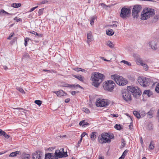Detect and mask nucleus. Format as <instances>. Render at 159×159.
Listing matches in <instances>:
<instances>
[{"label": "nucleus", "mask_w": 159, "mask_h": 159, "mask_svg": "<svg viewBox=\"0 0 159 159\" xmlns=\"http://www.w3.org/2000/svg\"><path fill=\"white\" fill-rule=\"evenodd\" d=\"M105 78L104 75L98 72H93L91 77L92 85L96 87H98Z\"/></svg>", "instance_id": "1"}, {"label": "nucleus", "mask_w": 159, "mask_h": 159, "mask_svg": "<svg viewBox=\"0 0 159 159\" xmlns=\"http://www.w3.org/2000/svg\"><path fill=\"white\" fill-rule=\"evenodd\" d=\"M155 10L151 8H145L141 13V19L143 20H147L155 15Z\"/></svg>", "instance_id": "2"}, {"label": "nucleus", "mask_w": 159, "mask_h": 159, "mask_svg": "<svg viewBox=\"0 0 159 159\" xmlns=\"http://www.w3.org/2000/svg\"><path fill=\"white\" fill-rule=\"evenodd\" d=\"M111 78L119 85L124 86L127 83V81L125 79L116 74L112 75Z\"/></svg>", "instance_id": "3"}, {"label": "nucleus", "mask_w": 159, "mask_h": 159, "mask_svg": "<svg viewBox=\"0 0 159 159\" xmlns=\"http://www.w3.org/2000/svg\"><path fill=\"white\" fill-rule=\"evenodd\" d=\"M127 89L131 93L134 97L137 98L139 97L142 93L141 90L137 86H129L127 87Z\"/></svg>", "instance_id": "4"}, {"label": "nucleus", "mask_w": 159, "mask_h": 159, "mask_svg": "<svg viewBox=\"0 0 159 159\" xmlns=\"http://www.w3.org/2000/svg\"><path fill=\"white\" fill-rule=\"evenodd\" d=\"M109 134L107 133H102L98 137V142L101 143H110L111 142L109 138Z\"/></svg>", "instance_id": "5"}, {"label": "nucleus", "mask_w": 159, "mask_h": 159, "mask_svg": "<svg viewBox=\"0 0 159 159\" xmlns=\"http://www.w3.org/2000/svg\"><path fill=\"white\" fill-rule=\"evenodd\" d=\"M115 86V83L112 80H109L103 83V87L105 90L111 92Z\"/></svg>", "instance_id": "6"}, {"label": "nucleus", "mask_w": 159, "mask_h": 159, "mask_svg": "<svg viewBox=\"0 0 159 159\" xmlns=\"http://www.w3.org/2000/svg\"><path fill=\"white\" fill-rule=\"evenodd\" d=\"M142 7L140 5H135L132 10V15L134 18L137 19L139 16V14L142 10Z\"/></svg>", "instance_id": "7"}, {"label": "nucleus", "mask_w": 159, "mask_h": 159, "mask_svg": "<svg viewBox=\"0 0 159 159\" xmlns=\"http://www.w3.org/2000/svg\"><path fill=\"white\" fill-rule=\"evenodd\" d=\"M138 81L141 86L146 87L149 85L150 80L149 79L140 76L138 78Z\"/></svg>", "instance_id": "8"}, {"label": "nucleus", "mask_w": 159, "mask_h": 159, "mask_svg": "<svg viewBox=\"0 0 159 159\" xmlns=\"http://www.w3.org/2000/svg\"><path fill=\"white\" fill-rule=\"evenodd\" d=\"M131 13V10L129 8L123 7L121 9L120 16L124 19L129 17Z\"/></svg>", "instance_id": "9"}, {"label": "nucleus", "mask_w": 159, "mask_h": 159, "mask_svg": "<svg viewBox=\"0 0 159 159\" xmlns=\"http://www.w3.org/2000/svg\"><path fill=\"white\" fill-rule=\"evenodd\" d=\"M55 157H57L61 158L66 157L67 156V152L64 151V148H61L60 150H56L55 152Z\"/></svg>", "instance_id": "10"}, {"label": "nucleus", "mask_w": 159, "mask_h": 159, "mask_svg": "<svg viewBox=\"0 0 159 159\" xmlns=\"http://www.w3.org/2000/svg\"><path fill=\"white\" fill-rule=\"evenodd\" d=\"M122 94L123 99L126 101H129L131 100V93L128 89L123 90Z\"/></svg>", "instance_id": "11"}, {"label": "nucleus", "mask_w": 159, "mask_h": 159, "mask_svg": "<svg viewBox=\"0 0 159 159\" xmlns=\"http://www.w3.org/2000/svg\"><path fill=\"white\" fill-rule=\"evenodd\" d=\"M108 105L107 101L106 99L98 98L96 102V105L98 107H103Z\"/></svg>", "instance_id": "12"}, {"label": "nucleus", "mask_w": 159, "mask_h": 159, "mask_svg": "<svg viewBox=\"0 0 159 159\" xmlns=\"http://www.w3.org/2000/svg\"><path fill=\"white\" fill-rule=\"evenodd\" d=\"M33 159H42L41 157H43L42 152L38 151L32 155Z\"/></svg>", "instance_id": "13"}, {"label": "nucleus", "mask_w": 159, "mask_h": 159, "mask_svg": "<svg viewBox=\"0 0 159 159\" xmlns=\"http://www.w3.org/2000/svg\"><path fill=\"white\" fill-rule=\"evenodd\" d=\"M133 56L136 58V62L138 65H141L144 63L142 59L140 58L139 55L134 54Z\"/></svg>", "instance_id": "14"}, {"label": "nucleus", "mask_w": 159, "mask_h": 159, "mask_svg": "<svg viewBox=\"0 0 159 159\" xmlns=\"http://www.w3.org/2000/svg\"><path fill=\"white\" fill-rule=\"evenodd\" d=\"M157 41L155 40H153L149 43V45L152 49L153 50H155L157 48Z\"/></svg>", "instance_id": "15"}, {"label": "nucleus", "mask_w": 159, "mask_h": 159, "mask_svg": "<svg viewBox=\"0 0 159 159\" xmlns=\"http://www.w3.org/2000/svg\"><path fill=\"white\" fill-rule=\"evenodd\" d=\"M45 159H56L53 154L48 153L45 155Z\"/></svg>", "instance_id": "16"}, {"label": "nucleus", "mask_w": 159, "mask_h": 159, "mask_svg": "<svg viewBox=\"0 0 159 159\" xmlns=\"http://www.w3.org/2000/svg\"><path fill=\"white\" fill-rule=\"evenodd\" d=\"M54 93L56 94L58 97L64 96L66 95V93L62 90H60L59 91H55Z\"/></svg>", "instance_id": "17"}, {"label": "nucleus", "mask_w": 159, "mask_h": 159, "mask_svg": "<svg viewBox=\"0 0 159 159\" xmlns=\"http://www.w3.org/2000/svg\"><path fill=\"white\" fill-rule=\"evenodd\" d=\"M87 37L88 39L87 43L89 45V42H91L93 38L91 32L90 31L88 32L87 33Z\"/></svg>", "instance_id": "18"}, {"label": "nucleus", "mask_w": 159, "mask_h": 159, "mask_svg": "<svg viewBox=\"0 0 159 159\" xmlns=\"http://www.w3.org/2000/svg\"><path fill=\"white\" fill-rule=\"evenodd\" d=\"M73 76L78 79L81 82H83L84 79V77L81 75H73Z\"/></svg>", "instance_id": "19"}, {"label": "nucleus", "mask_w": 159, "mask_h": 159, "mask_svg": "<svg viewBox=\"0 0 159 159\" xmlns=\"http://www.w3.org/2000/svg\"><path fill=\"white\" fill-rule=\"evenodd\" d=\"M107 34L109 36H112L114 33L113 30L111 29H108L106 31Z\"/></svg>", "instance_id": "20"}, {"label": "nucleus", "mask_w": 159, "mask_h": 159, "mask_svg": "<svg viewBox=\"0 0 159 159\" xmlns=\"http://www.w3.org/2000/svg\"><path fill=\"white\" fill-rule=\"evenodd\" d=\"M65 86L66 87H69L70 88H72L74 87L75 88V87H79L81 88H82L79 84H72V85H69V84H65Z\"/></svg>", "instance_id": "21"}, {"label": "nucleus", "mask_w": 159, "mask_h": 159, "mask_svg": "<svg viewBox=\"0 0 159 159\" xmlns=\"http://www.w3.org/2000/svg\"><path fill=\"white\" fill-rule=\"evenodd\" d=\"M20 152L19 151L13 152L11 153L9 155V157H14L16 156L17 154H20Z\"/></svg>", "instance_id": "22"}, {"label": "nucleus", "mask_w": 159, "mask_h": 159, "mask_svg": "<svg viewBox=\"0 0 159 159\" xmlns=\"http://www.w3.org/2000/svg\"><path fill=\"white\" fill-rule=\"evenodd\" d=\"M97 133L96 132H93L90 135V138L92 140H94L96 136Z\"/></svg>", "instance_id": "23"}, {"label": "nucleus", "mask_w": 159, "mask_h": 159, "mask_svg": "<svg viewBox=\"0 0 159 159\" xmlns=\"http://www.w3.org/2000/svg\"><path fill=\"white\" fill-rule=\"evenodd\" d=\"M21 6V4L20 3H13L11 6L15 8H17L20 7Z\"/></svg>", "instance_id": "24"}, {"label": "nucleus", "mask_w": 159, "mask_h": 159, "mask_svg": "<svg viewBox=\"0 0 159 159\" xmlns=\"http://www.w3.org/2000/svg\"><path fill=\"white\" fill-rule=\"evenodd\" d=\"M80 125H82L83 127H85L86 125H89V124L87 122H85L84 120H82L79 123Z\"/></svg>", "instance_id": "25"}, {"label": "nucleus", "mask_w": 159, "mask_h": 159, "mask_svg": "<svg viewBox=\"0 0 159 159\" xmlns=\"http://www.w3.org/2000/svg\"><path fill=\"white\" fill-rule=\"evenodd\" d=\"M7 14L8 15H12V14H10L5 11L4 10L2 9L0 10V16H1L4 14Z\"/></svg>", "instance_id": "26"}, {"label": "nucleus", "mask_w": 159, "mask_h": 159, "mask_svg": "<svg viewBox=\"0 0 159 159\" xmlns=\"http://www.w3.org/2000/svg\"><path fill=\"white\" fill-rule=\"evenodd\" d=\"M146 95L149 97L152 95V93L150 92V90H145L143 93V95Z\"/></svg>", "instance_id": "27"}, {"label": "nucleus", "mask_w": 159, "mask_h": 159, "mask_svg": "<svg viewBox=\"0 0 159 159\" xmlns=\"http://www.w3.org/2000/svg\"><path fill=\"white\" fill-rule=\"evenodd\" d=\"M22 156L24 159H29L30 157V155L29 154H27L24 152L22 154Z\"/></svg>", "instance_id": "28"}, {"label": "nucleus", "mask_w": 159, "mask_h": 159, "mask_svg": "<svg viewBox=\"0 0 159 159\" xmlns=\"http://www.w3.org/2000/svg\"><path fill=\"white\" fill-rule=\"evenodd\" d=\"M133 114L138 119L140 118V114H139V112L137 111H134L133 112Z\"/></svg>", "instance_id": "29"}, {"label": "nucleus", "mask_w": 159, "mask_h": 159, "mask_svg": "<svg viewBox=\"0 0 159 159\" xmlns=\"http://www.w3.org/2000/svg\"><path fill=\"white\" fill-rule=\"evenodd\" d=\"M153 113L154 112L153 111L151 110L147 113V116H149V118H151L153 117Z\"/></svg>", "instance_id": "30"}, {"label": "nucleus", "mask_w": 159, "mask_h": 159, "mask_svg": "<svg viewBox=\"0 0 159 159\" xmlns=\"http://www.w3.org/2000/svg\"><path fill=\"white\" fill-rule=\"evenodd\" d=\"M107 45L111 48H113L114 47V45L111 41H108L107 42Z\"/></svg>", "instance_id": "31"}, {"label": "nucleus", "mask_w": 159, "mask_h": 159, "mask_svg": "<svg viewBox=\"0 0 159 159\" xmlns=\"http://www.w3.org/2000/svg\"><path fill=\"white\" fill-rule=\"evenodd\" d=\"M114 128L115 129L118 130H120L122 129V127L121 125L118 124H116L114 126Z\"/></svg>", "instance_id": "32"}, {"label": "nucleus", "mask_w": 159, "mask_h": 159, "mask_svg": "<svg viewBox=\"0 0 159 159\" xmlns=\"http://www.w3.org/2000/svg\"><path fill=\"white\" fill-rule=\"evenodd\" d=\"M144 69V70H148V65L144 62L142 65Z\"/></svg>", "instance_id": "33"}, {"label": "nucleus", "mask_w": 159, "mask_h": 159, "mask_svg": "<svg viewBox=\"0 0 159 159\" xmlns=\"http://www.w3.org/2000/svg\"><path fill=\"white\" fill-rule=\"evenodd\" d=\"M139 114H140V117H144L145 115V112L143 111H139Z\"/></svg>", "instance_id": "34"}, {"label": "nucleus", "mask_w": 159, "mask_h": 159, "mask_svg": "<svg viewBox=\"0 0 159 159\" xmlns=\"http://www.w3.org/2000/svg\"><path fill=\"white\" fill-rule=\"evenodd\" d=\"M121 62L123 63L128 66H130L131 65V64L130 62L125 60H122L121 61Z\"/></svg>", "instance_id": "35"}, {"label": "nucleus", "mask_w": 159, "mask_h": 159, "mask_svg": "<svg viewBox=\"0 0 159 159\" xmlns=\"http://www.w3.org/2000/svg\"><path fill=\"white\" fill-rule=\"evenodd\" d=\"M34 102L36 104H37L39 106H40L41 105L42 102L40 100H36Z\"/></svg>", "instance_id": "36"}, {"label": "nucleus", "mask_w": 159, "mask_h": 159, "mask_svg": "<svg viewBox=\"0 0 159 159\" xmlns=\"http://www.w3.org/2000/svg\"><path fill=\"white\" fill-rule=\"evenodd\" d=\"M95 19V17L93 16L92 18V19L90 21V23L91 25H93L94 23V20Z\"/></svg>", "instance_id": "37"}, {"label": "nucleus", "mask_w": 159, "mask_h": 159, "mask_svg": "<svg viewBox=\"0 0 159 159\" xmlns=\"http://www.w3.org/2000/svg\"><path fill=\"white\" fill-rule=\"evenodd\" d=\"M44 9V8H42L39 10L38 14L39 16L43 14Z\"/></svg>", "instance_id": "38"}, {"label": "nucleus", "mask_w": 159, "mask_h": 159, "mask_svg": "<svg viewBox=\"0 0 159 159\" xmlns=\"http://www.w3.org/2000/svg\"><path fill=\"white\" fill-rule=\"evenodd\" d=\"M158 20H159V14L155 15L154 17V20L155 22L157 21Z\"/></svg>", "instance_id": "39"}, {"label": "nucleus", "mask_w": 159, "mask_h": 159, "mask_svg": "<svg viewBox=\"0 0 159 159\" xmlns=\"http://www.w3.org/2000/svg\"><path fill=\"white\" fill-rule=\"evenodd\" d=\"M6 134V132L3 131L1 129H0V135L2 136V135H5Z\"/></svg>", "instance_id": "40"}, {"label": "nucleus", "mask_w": 159, "mask_h": 159, "mask_svg": "<svg viewBox=\"0 0 159 159\" xmlns=\"http://www.w3.org/2000/svg\"><path fill=\"white\" fill-rule=\"evenodd\" d=\"M29 40V39L28 38H26L25 39L24 44L25 46H26L27 45V42Z\"/></svg>", "instance_id": "41"}, {"label": "nucleus", "mask_w": 159, "mask_h": 159, "mask_svg": "<svg viewBox=\"0 0 159 159\" xmlns=\"http://www.w3.org/2000/svg\"><path fill=\"white\" fill-rule=\"evenodd\" d=\"M16 89L17 90H19L21 93H25V92H24V91L22 88L19 87H17L16 88Z\"/></svg>", "instance_id": "42"}, {"label": "nucleus", "mask_w": 159, "mask_h": 159, "mask_svg": "<svg viewBox=\"0 0 159 159\" xmlns=\"http://www.w3.org/2000/svg\"><path fill=\"white\" fill-rule=\"evenodd\" d=\"M155 90L156 92L159 93V83L157 84V86L156 87Z\"/></svg>", "instance_id": "43"}, {"label": "nucleus", "mask_w": 159, "mask_h": 159, "mask_svg": "<svg viewBox=\"0 0 159 159\" xmlns=\"http://www.w3.org/2000/svg\"><path fill=\"white\" fill-rule=\"evenodd\" d=\"M154 147L153 145L152 144V143H151L149 146V149L151 150H153V149H154Z\"/></svg>", "instance_id": "44"}, {"label": "nucleus", "mask_w": 159, "mask_h": 159, "mask_svg": "<svg viewBox=\"0 0 159 159\" xmlns=\"http://www.w3.org/2000/svg\"><path fill=\"white\" fill-rule=\"evenodd\" d=\"M129 129L130 130H132L133 129V124L132 122L130 123L129 125Z\"/></svg>", "instance_id": "45"}, {"label": "nucleus", "mask_w": 159, "mask_h": 159, "mask_svg": "<svg viewBox=\"0 0 159 159\" xmlns=\"http://www.w3.org/2000/svg\"><path fill=\"white\" fill-rule=\"evenodd\" d=\"M128 152V150H125L124 152H123L122 154V155H123V157H125V156H126L127 153Z\"/></svg>", "instance_id": "46"}, {"label": "nucleus", "mask_w": 159, "mask_h": 159, "mask_svg": "<svg viewBox=\"0 0 159 159\" xmlns=\"http://www.w3.org/2000/svg\"><path fill=\"white\" fill-rule=\"evenodd\" d=\"M48 2V1L46 0H42L40 2L41 4H44L45 3H47Z\"/></svg>", "instance_id": "47"}, {"label": "nucleus", "mask_w": 159, "mask_h": 159, "mask_svg": "<svg viewBox=\"0 0 159 159\" xmlns=\"http://www.w3.org/2000/svg\"><path fill=\"white\" fill-rule=\"evenodd\" d=\"M14 20H16L17 22H19V21H21V19L20 18H18L17 17H15L14 18Z\"/></svg>", "instance_id": "48"}, {"label": "nucleus", "mask_w": 159, "mask_h": 159, "mask_svg": "<svg viewBox=\"0 0 159 159\" xmlns=\"http://www.w3.org/2000/svg\"><path fill=\"white\" fill-rule=\"evenodd\" d=\"M83 111L86 113H88L89 112V110L87 108H84L83 109Z\"/></svg>", "instance_id": "49"}, {"label": "nucleus", "mask_w": 159, "mask_h": 159, "mask_svg": "<svg viewBox=\"0 0 159 159\" xmlns=\"http://www.w3.org/2000/svg\"><path fill=\"white\" fill-rule=\"evenodd\" d=\"M121 143H122V146H124L125 144V143L124 139H121Z\"/></svg>", "instance_id": "50"}, {"label": "nucleus", "mask_w": 159, "mask_h": 159, "mask_svg": "<svg viewBox=\"0 0 159 159\" xmlns=\"http://www.w3.org/2000/svg\"><path fill=\"white\" fill-rule=\"evenodd\" d=\"M38 7V6H36L35 7H33L32 8H31L30 11V12H31L32 11H34L35 9H36V8H37V7Z\"/></svg>", "instance_id": "51"}, {"label": "nucleus", "mask_w": 159, "mask_h": 159, "mask_svg": "<svg viewBox=\"0 0 159 159\" xmlns=\"http://www.w3.org/2000/svg\"><path fill=\"white\" fill-rule=\"evenodd\" d=\"M110 27H111L112 28H114L116 29L117 27V25L116 24H114L112 25H111Z\"/></svg>", "instance_id": "52"}, {"label": "nucleus", "mask_w": 159, "mask_h": 159, "mask_svg": "<svg viewBox=\"0 0 159 159\" xmlns=\"http://www.w3.org/2000/svg\"><path fill=\"white\" fill-rule=\"evenodd\" d=\"M14 34V33H13V34L11 33V34H10L9 36L7 38V39H11V37H12L13 36V35Z\"/></svg>", "instance_id": "53"}, {"label": "nucleus", "mask_w": 159, "mask_h": 159, "mask_svg": "<svg viewBox=\"0 0 159 159\" xmlns=\"http://www.w3.org/2000/svg\"><path fill=\"white\" fill-rule=\"evenodd\" d=\"M81 68H75L74 69V70L77 71H80V70H81Z\"/></svg>", "instance_id": "54"}, {"label": "nucleus", "mask_w": 159, "mask_h": 159, "mask_svg": "<svg viewBox=\"0 0 159 159\" xmlns=\"http://www.w3.org/2000/svg\"><path fill=\"white\" fill-rule=\"evenodd\" d=\"M86 134H86L85 132H83L81 135V138H82L84 137L85 135Z\"/></svg>", "instance_id": "55"}, {"label": "nucleus", "mask_w": 159, "mask_h": 159, "mask_svg": "<svg viewBox=\"0 0 159 159\" xmlns=\"http://www.w3.org/2000/svg\"><path fill=\"white\" fill-rule=\"evenodd\" d=\"M70 101V98H68L65 100V102L66 103H67L69 102Z\"/></svg>", "instance_id": "56"}, {"label": "nucleus", "mask_w": 159, "mask_h": 159, "mask_svg": "<svg viewBox=\"0 0 159 159\" xmlns=\"http://www.w3.org/2000/svg\"><path fill=\"white\" fill-rule=\"evenodd\" d=\"M111 115L114 117H118V114H111Z\"/></svg>", "instance_id": "57"}, {"label": "nucleus", "mask_w": 159, "mask_h": 159, "mask_svg": "<svg viewBox=\"0 0 159 159\" xmlns=\"http://www.w3.org/2000/svg\"><path fill=\"white\" fill-rule=\"evenodd\" d=\"M78 92H77L75 91H73L71 92V94L73 95H75L76 93H78Z\"/></svg>", "instance_id": "58"}, {"label": "nucleus", "mask_w": 159, "mask_h": 159, "mask_svg": "<svg viewBox=\"0 0 159 159\" xmlns=\"http://www.w3.org/2000/svg\"><path fill=\"white\" fill-rule=\"evenodd\" d=\"M3 136H4V137L6 139H8L10 137V136L8 135L7 134H6V135H3Z\"/></svg>", "instance_id": "59"}, {"label": "nucleus", "mask_w": 159, "mask_h": 159, "mask_svg": "<svg viewBox=\"0 0 159 159\" xmlns=\"http://www.w3.org/2000/svg\"><path fill=\"white\" fill-rule=\"evenodd\" d=\"M31 33H32V34H34L35 35H38V33H37L36 32H35V31H33V32H31Z\"/></svg>", "instance_id": "60"}, {"label": "nucleus", "mask_w": 159, "mask_h": 159, "mask_svg": "<svg viewBox=\"0 0 159 159\" xmlns=\"http://www.w3.org/2000/svg\"><path fill=\"white\" fill-rule=\"evenodd\" d=\"M109 136H110V138H109V139L110 140H111V139H113V138H114V136H113V135H110V134H109Z\"/></svg>", "instance_id": "61"}, {"label": "nucleus", "mask_w": 159, "mask_h": 159, "mask_svg": "<svg viewBox=\"0 0 159 159\" xmlns=\"http://www.w3.org/2000/svg\"><path fill=\"white\" fill-rule=\"evenodd\" d=\"M43 71H45V72H51V71L50 70H45V69H43Z\"/></svg>", "instance_id": "62"}, {"label": "nucleus", "mask_w": 159, "mask_h": 159, "mask_svg": "<svg viewBox=\"0 0 159 159\" xmlns=\"http://www.w3.org/2000/svg\"><path fill=\"white\" fill-rule=\"evenodd\" d=\"M82 140V138H81L80 140L78 142V144H80L81 143Z\"/></svg>", "instance_id": "63"}, {"label": "nucleus", "mask_w": 159, "mask_h": 159, "mask_svg": "<svg viewBox=\"0 0 159 159\" xmlns=\"http://www.w3.org/2000/svg\"><path fill=\"white\" fill-rule=\"evenodd\" d=\"M124 157H123V155H121V156L119 158V159H124Z\"/></svg>", "instance_id": "64"}]
</instances>
